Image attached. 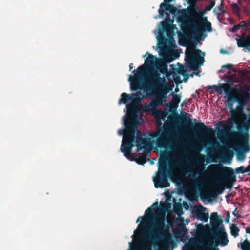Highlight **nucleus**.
<instances>
[{
	"mask_svg": "<svg viewBox=\"0 0 250 250\" xmlns=\"http://www.w3.org/2000/svg\"><path fill=\"white\" fill-rule=\"evenodd\" d=\"M237 123V131H227V135L229 141L224 146V150L226 154L219 155H206L198 153L197 155H179L176 156H234V151L236 156H245L250 151V136L249 134L250 128V114L246 120ZM171 132L169 128H164L158 132L151 135L152 138H157L156 146L160 149L165 150L161 151L159 156H175L169 154V150L174 149V146L170 140Z\"/></svg>",
	"mask_w": 250,
	"mask_h": 250,
	"instance_id": "1",
	"label": "nucleus"
},
{
	"mask_svg": "<svg viewBox=\"0 0 250 250\" xmlns=\"http://www.w3.org/2000/svg\"><path fill=\"white\" fill-rule=\"evenodd\" d=\"M233 157H159L158 169L153 178L155 187L165 188L170 186L168 178L173 176L176 169H182L185 166V160H194L195 166L203 167V161H231Z\"/></svg>",
	"mask_w": 250,
	"mask_h": 250,
	"instance_id": "2",
	"label": "nucleus"
},
{
	"mask_svg": "<svg viewBox=\"0 0 250 250\" xmlns=\"http://www.w3.org/2000/svg\"><path fill=\"white\" fill-rule=\"evenodd\" d=\"M158 202L153 203L146 210L145 217L140 216L136 221V223H138L140 219H142L138 227L141 231L145 232L143 235V238L144 240L150 241L154 244L161 240L163 237L162 231L165 227L164 217L155 215L153 213V211L158 208Z\"/></svg>",
	"mask_w": 250,
	"mask_h": 250,
	"instance_id": "3",
	"label": "nucleus"
},
{
	"mask_svg": "<svg viewBox=\"0 0 250 250\" xmlns=\"http://www.w3.org/2000/svg\"><path fill=\"white\" fill-rule=\"evenodd\" d=\"M126 107L127 113L130 117L124 120L126 132L123 136L120 149L125 156H134L131 154V151L134 146L133 142L135 139L136 129L140 122L136 116L135 107L133 105L127 104Z\"/></svg>",
	"mask_w": 250,
	"mask_h": 250,
	"instance_id": "4",
	"label": "nucleus"
},
{
	"mask_svg": "<svg viewBox=\"0 0 250 250\" xmlns=\"http://www.w3.org/2000/svg\"><path fill=\"white\" fill-rule=\"evenodd\" d=\"M214 173L216 184L213 187V190L207 194L208 198H215L221 194L225 188L231 189L236 181V175L231 167L220 165L215 166Z\"/></svg>",
	"mask_w": 250,
	"mask_h": 250,
	"instance_id": "5",
	"label": "nucleus"
},
{
	"mask_svg": "<svg viewBox=\"0 0 250 250\" xmlns=\"http://www.w3.org/2000/svg\"><path fill=\"white\" fill-rule=\"evenodd\" d=\"M147 54L148 56L145 60V64L137 68L136 73L134 75L129 76V80L131 83V88L133 90L141 89L139 87V79L143 76L147 68L152 67L157 60L156 56H153L148 52H146L145 55H143V57H145Z\"/></svg>",
	"mask_w": 250,
	"mask_h": 250,
	"instance_id": "6",
	"label": "nucleus"
},
{
	"mask_svg": "<svg viewBox=\"0 0 250 250\" xmlns=\"http://www.w3.org/2000/svg\"><path fill=\"white\" fill-rule=\"evenodd\" d=\"M188 14L189 18L194 21H199L202 24L203 28L197 22L194 21L193 24L194 27L202 33L205 29L208 32L212 31L211 24L210 22L208 21L207 18L204 17L205 12H202L199 10L196 5L192 6L188 10Z\"/></svg>",
	"mask_w": 250,
	"mask_h": 250,
	"instance_id": "7",
	"label": "nucleus"
},
{
	"mask_svg": "<svg viewBox=\"0 0 250 250\" xmlns=\"http://www.w3.org/2000/svg\"><path fill=\"white\" fill-rule=\"evenodd\" d=\"M202 54L204 55V53L198 49H196L192 47L186 51L185 61L188 66L192 70H196L198 67L203 64L204 58L201 56Z\"/></svg>",
	"mask_w": 250,
	"mask_h": 250,
	"instance_id": "8",
	"label": "nucleus"
},
{
	"mask_svg": "<svg viewBox=\"0 0 250 250\" xmlns=\"http://www.w3.org/2000/svg\"><path fill=\"white\" fill-rule=\"evenodd\" d=\"M212 236L214 242L208 241V243L204 245V248L209 250H219L216 247L218 245L225 246L229 242L227 234L223 227L212 230Z\"/></svg>",
	"mask_w": 250,
	"mask_h": 250,
	"instance_id": "9",
	"label": "nucleus"
},
{
	"mask_svg": "<svg viewBox=\"0 0 250 250\" xmlns=\"http://www.w3.org/2000/svg\"><path fill=\"white\" fill-rule=\"evenodd\" d=\"M166 83V78L161 77L160 74L157 71H154L150 76L149 80L146 83L145 89L153 93L158 92L162 90L164 84Z\"/></svg>",
	"mask_w": 250,
	"mask_h": 250,
	"instance_id": "10",
	"label": "nucleus"
},
{
	"mask_svg": "<svg viewBox=\"0 0 250 250\" xmlns=\"http://www.w3.org/2000/svg\"><path fill=\"white\" fill-rule=\"evenodd\" d=\"M183 124L189 128L192 129L195 132L200 133L203 136H207L213 132V130L206 126L202 122L195 123L194 125L191 120L185 116L182 117Z\"/></svg>",
	"mask_w": 250,
	"mask_h": 250,
	"instance_id": "11",
	"label": "nucleus"
},
{
	"mask_svg": "<svg viewBox=\"0 0 250 250\" xmlns=\"http://www.w3.org/2000/svg\"><path fill=\"white\" fill-rule=\"evenodd\" d=\"M167 94L163 90L153 93V95H154V97H153L149 104V106H152L153 108H155L159 106H164L167 108L168 104H165L167 100Z\"/></svg>",
	"mask_w": 250,
	"mask_h": 250,
	"instance_id": "12",
	"label": "nucleus"
},
{
	"mask_svg": "<svg viewBox=\"0 0 250 250\" xmlns=\"http://www.w3.org/2000/svg\"><path fill=\"white\" fill-rule=\"evenodd\" d=\"M249 88L247 87L246 90L242 88H235L233 92L236 94V96L233 97V100L237 102L239 104L237 107H239L244 109L245 105V102L243 100V99L246 97V94L248 92Z\"/></svg>",
	"mask_w": 250,
	"mask_h": 250,
	"instance_id": "13",
	"label": "nucleus"
},
{
	"mask_svg": "<svg viewBox=\"0 0 250 250\" xmlns=\"http://www.w3.org/2000/svg\"><path fill=\"white\" fill-rule=\"evenodd\" d=\"M135 134H136V137H135L136 146L138 150L145 148L149 146V142L148 139L144 138V134L140 131L136 129Z\"/></svg>",
	"mask_w": 250,
	"mask_h": 250,
	"instance_id": "14",
	"label": "nucleus"
},
{
	"mask_svg": "<svg viewBox=\"0 0 250 250\" xmlns=\"http://www.w3.org/2000/svg\"><path fill=\"white\" fill-rule=\"evenodd\" d=\"M206 208L200 205L193 208L192 213L194 215L196 216V218L202 222H207L208 221V213L206 214L204 212Z\"/></svg>",
	"mask_w": 250,
	"mask_h": 250,
	"instance_id": "15",
	"label": "nucleus"
},
{
	"mask_svg": "<svg viewBox=\"0 0 250 250\" xmlns=\"http://www.w3.org/2000/svg\"><path fill=\"white\" fill-rule=\"evenodd\" d=\"M232 122L237 123V120L239 121H244L246 120L247 118L248 117L244 112V109L240 108L239 107L236 108L235 109H232L230 111Z\"/></svg>",
	"mask_w": 250,
	"mask_h": 250,
	"instance_id": "16",
	"label": "nucleus"
},
{
	"mask_svg": "<svg viewBox=\"0 0 250 250\" xmlns=\"http://www.w3.org/2000/svg\"><path fill=\"white\" fill-rule=\"evenodd\" d=\"M210 88H214L215 91L219 94H221L222 92L224 91L228 95H229L231 92H233L235 89L232 88L228 84H222L220 85H214L210 87Z\"/></svg>",
	"mask_w": 250,
	"mask_h": 250,
	"instance_id": "17",
	"label": "nucleus"
},
{
	"mask_svg": "<svg viewBox=\"0 0 250 250\" xmlns=\"http://www.w3.org/2000/svg\"><path fill=\"white\" fill-rule=\"evenodd\" d=\"M171 95L172 96V98L168 107L169 108L170 111L175 112L178 107L179 104L180 102L181 96L178 94H174L173 92H172Z\"/></svg>",
	"mask_w": 250,
	"mask_h": 250,
	"instance_id": "18",
	"label": "nucleus"
},
{
	"mask_svg": "<svg viewBox=\"0 0 250 250\" xmlns=\"http://www.w3.org/2000/svg\"><path fill=\"white\" fill-rule=\"evenodd\" d=\"M210 223L212 226V230L223 227L222 225V220L219 217L217 212H213L211 214Z\"/></svg>",
	"mask_w": 250,
	"mask_h": 250,
	"instance_id": "19",
	"label": "nucleus"
},
{
	"mask_svg": "<svg viewBox=\"0 0 250 250\" xmlns=\"http://www.w3.org/2000/svg\"><path fill=\"white\" fill-rule=\"evenodd\" d=\"M237 45L239 47H250V36L243 35L240 39H237Z\"/></svg>",
	"mask_w": 250,
	"mask_h": 250,
	"instance_id": "20",
	"label": "nucleus"
},
{
	"mask_svg": "<svg viewBox=\"0 0 250 250\" xmlns=\"http://www.w3.org/2000/svg\"><path fill=\"white\" fill-rule=\"evenodd\" d=\"M144 110L146 112H151L153 115L159 118H162L164 115L163 111L158 110L157 108H154L152 106H149V104L145 105Z\"/></svg>",
	"mask_w": 250,
	"mask_h": 250,
	"instance_id": "21",
	"label": "nucleus"
},
{
	"mask_svg": "<svg viewBox=\"0 0 250 250\" xmlns=\"http://www.w3.org/2000/svg\"><path fill=\"white\" fill-rule=\"evenodd\" d=\"M233 171L235 175V174H238L240 173H247V175L250 176V168L249 165L247 167L241 166L239 167L235 168L234 170L233 169Z\"/></svg>",
	"mask_w": 250,
	"mask_h": 250,
	"instance_id": "22",
	"label": "nucleus"
},
{
	"mask_svg": "<svg viewBox=\"0 0 250 250\" xmlns=\"http://www.w3.org/2000/svg\"><path fill=\"white\" fill-rule=\"evenodd\" d=\"M130 161H135L138 164L144 165L147 161L149 160V157H127Z\"/></svg>",
	"mask_w": 250,
	"mask_h": 250,
	"instance_id": "23",
	"label": "nucleus"
},
{
	"mask_svg": "<svg viewBox=\"0 0 250 250\" xmlns=\"http://www.w3.org/2000/svg\"><path fill=\"white\" fill-rule=\"evenodd\" d=\"M136 100L132 98L130 95L125 93H123L121 94V98L119 100V103L121 104H126L128 101H131L134 102Z\"/></svg>",
	"mask_w": 250,
	"mask_h": 250,
	"instance_id": "24",
	"label": "nucleus"
},
{
	"mask_svg": "<svg viewBox=\"0 0 250 250\" xmlns=\"http://www.w3.org/2000/svg\"><path fill=\"white\" fill-rule=\"evenodd\" d=\"M236 96V94L233 92H231L228 95V98L226 100V104L228 107L231 111L233 109V97Z\"/></svg>",
	"mask_w": 250,
	"mask_h": 250,
	"instance_id": "25",
	"label": "nucleus"
},
{
	"mask_svg": "<svg viewBox=\"0 0 250 250\" xmlns=\"http://www.w3.org/2000/svg\"><path fill=\"white\" fill-rule=\"evenodd\" d=\"M173 0H164V2L160 4L158 10V12L160 17H162L164 15V9L163 8V6H166L167 4H170V3Z\"/></svg>",
	"mask_w": 250,
	"mask_h": 250,
	"instance_id": "26",
	"label": "nucleus"
},
{
	"mask_svg": "<svg viewBox=\"0 0 250 250\" xmlns=\"http://www.w3.org/2000/svg\"><path fill=\"white\" fill-rule=\"evenodd\" d=\"M231 234L234 237H236L239 235V229L235 224H232L230 227Z\"/></svg>",
	"mask_w": 250,
	"mask_h": 250,
	"instance_id": "27",
	"label": "nucleus"
},
{
	"mask_svg": "<svg viewBox=\"0 0 250 250\" xmlns=\"http://www.w3.org/2000/svg\"><path fill=\"white\" fill-rule=\"evenodd\" d=\"M163 8L164 9V11L165 10L168 11L170 13L172 14H174L177 10L175 6L170 4H167L166 6H163Z\"/></svg>",
	"mask_w": 250,
	"mask_h": 250,
	"instance_id": "28",
	"label": "nucleus"
},
{
	"mask_svg": "<svg viewBox=\"0 0 250 250\" xmlns=\"http://www.w3.org/2000/svg\"><path fill=\"white\" fill-rule=\"evenodd\" d=\"M213 12L218 16L224 14L225 12V10L224 9L223 2H221V4L218 7H216L214 9Z\"/></svg>",
	"mask_w": 250,
	"mask_h": 250,
	"instance_id": "29",
	"label": "nucleus"
},
{
	"mask_svg": "<svg viewBox=\"0 0 250 250\" xmlns=\"http://www.w3.org/2000/svg\"><path fill=\"white\" fill-rule=\"evenodd\" d=\"M173 85L170 84L167 82L166 80V83L164 84V86L162 90L166 92V93H168L170 91L172 90Z\"/></svg>",
	"mask_w": 250,
	"mask_h": 250,
	"instance_id": "30",
	"label": "nucleus"
},
{
	"mask_svg": "<svg viewBox=\"0 0 250 250\" xmlns=\"http://www.w3.org/2000/svg\"><path fill=\"white\" fill-rule=\"evenodd\" d=\"M241 246L242 250H250V242L247 239L241 244Z\"/></svg>",
	"mask_w": 250,
	"mask_h": 250,
	"instance_id": "31",
	"label": "nucleus"
},
{
	"mask_svg": "<svg viewBox=\"0 0 250 250\" xmlns=\"http://www.w3.org/2000/svg\"><path fill=\"white\" fill-rule=\"evenodd\" d=\"M161 24L163 29L165 30L167 33L168 30L170 29V25L168 23L165 21H162Z\"/></svg>",
	"mask_w": 250,
	"mask_h": 250,
	"instance_id": "32",
	"label": "nucleus"
},
{
	"mask_svg": "<svg viewBox=\"0 0 250 250\" xmlns=\"http://www.w3.org/2000/svg\"><path fill=\"white\" fill-rule=\"evenodd\" d=\"M177 72L179 74L185 76L187 75V70L185 69L184 67L182 65L180 66L177 70Z\"/></svg>",
	"mask_w": 250,
	"mask_h": 250,
	"instance_id": "33",
	"label": "nucleus"
},
{
	"mask_svg": "<svg viewBox=\"0 0 250 250\" xmlns=\"http://www.w3.org/2000/svg\"><path fill=\"white\" fill-rule=\"evenodd\" d=\"M231 8L234 13H238L240 11V8L238 5L236 3H233L231 4Z\"/></svg>",
	"mask_w": 250,
	"mask_h": 250,
	"instance_id": "34",
	"label": "nucleus"
},
{
	"mask_svg": "<svg viewBox=\"0 0 250 250\" xmlns=\"http://www.w3.org/2000/svg\"><path fill=\"white\" fill-rule=\"evenodd\" d=\"M239 26L237 25H235L233 26L232 28L229 29V31L230 32L235 33L237 32L239 29Z\"/></svg>",
	"mask_w": 250,
	"mask_h": 250,
	"instance_id": "35",
	"label": "nucleus"
},
{
	"mask_svg": "<svg viewBox=\"0 0 250 250\" xmlns=\"http://www.w3.org/2000/svg\"><path fill=\"white\" fill-rule=\"evenodd\" d=\"M160 72L162 73H165L167 71V66L166 65L162 66L160 68Z\"/></svg>",
	"mask_w": 250,
	"mask_h": 250,
	"instance_id": "36",
	"label": "nucleus"
},
{
	"mask_svg": "<svg viewBox=\"0 0 250 250\" xmlns=\"http://www.w3.org/2000/svg\"><path fill=\"white\" fill-rule=\"evenodd\" d=\"M237 25L239 26V28L241 27H247L246 22L245 21H241L240 23Z\"/></svg>",
	"mask_w": 250,
	"mask_h": 250,
	"instance_id": "37",
	"label": "nucleus"
},
{
	"mask_svg": "<svg viewBox=\"0 0 250 250\" xmlns=\"http://www.w3.org/2000/svg\"><path fill=\"white\" fill-rule=\"evenodd\" d=\"M173 80L176 83H180L182 82L180 76H173Z\"/></svg>",
	"mask_w": 250,
	"mask_h": 250,
	"instance_id": "38",
	"label": "nucleus"
},
{
	"mask_svg": "<svg viewBox=\"0 0 250 250\" xmlns=\"http://www.w3.org/2000/svg\"><path fill=\"white\" fill-rule=\"evenodd\" d=\"M125 128H126L125 127ZM125 132H126V129L125 130H124V129H121L119 130L118 131V133L120 135H123V136L125 135Z\"/></svg>",
	"mask_w": 250,
	"mask_h": 250,
	"instance_id": "39",
	"label": "nucleus"
},
{
	"mask_svg": "<svg viewBox=\"0 0 250 250\" xmlns=\"http://www.w3.org/2000/svg\"><path fill=\"white\" fill-rule=\"evenodd\" d=\"M211 9H212V7H211V6L209 5H208L206 6V7L204 9V11L203 12H205V13L207 11H210Z\"/></svg>",
	"mask_w": 250,
	"mask_h": 250,
	"instance_id": "40",
	"label": "nucleus"
},
{
	"mask_svg": "<svg viewBox=\"0 0 250 250\" xmlns=\"http://www.w3.org/2000/svg\"><path fill=\"white\" fill-rule=\"evenodd\" d=\"M158 39L160 41V40H162V41H166V39L165 38V37L163 35V34H161L158 37Z\"/></svg>",
	"mask_w": 250,
	"mask_h": 250,
	"instance_id": "41",
	"label": "nucleus"
},
{
	"mask_svg": "<svg viewBox=\"0 0 250 250\" xmlns=\"http://www.w3.org/2000/svg\"><path fill=\"white\" fill-rule=\"evenodd\" d=\"M232 66H233L231 64H228L223 66L222 68H225L226 69H231L232 68Z\"/></svg>",
	"mask_w": 250,
	"mask_h": 250,
	"instance_id": "42",
	"label": "nucleus"
},
{
	"mask_svg": "<svg viewBox=\"0 0 250 250\" xmlns=\"http://www.w3.org/2000/svg\"><path fill=\"white\" fill-rule=\"evenodd\" d=\"M217 126L223 128H225L226 127V125L225 124L222 123L221 122L218 123Z\"/></svg>",
	"mask_w": 250,
	"mask_h": 250,
	"instance_id": "43",
	"label": "nucleus"
},
{
	"mask_svg": "<svg viewBox=\"0 0 250 250\" xmlns=\"http://www.w3.org/2000/svg\"><path fill=\"white\" fill-rule=\"evenodd\" d=\"M229 219H230V214H229V213H228L225 219V222L228 223L229 221Z\"/></svg>",
	"mask_w": 250,
	"mask_h": 250,
	"instance_id": "44",
	"label": "nucleus"
},
{
	"mask_svg": "<svg viewBox=\"0 0 250 250\" xmlns=\"http://www.w3.org/2000/svg\"><path fill=\"white\" fill-rule=\"evenodd\" d=\"M154 161H157V159L155 157H154V158L152 160H150L149 159V160L147 162H149V163L150 165H153L154 164Z\"/></svg>",
	"mask_w": 250,
	"mask_h": 250,
	"instance_id": "45",
	"label": "nucleus"
},
{
	"mask_svg": "<svg viewBox=\"0 0 250 250\" xmlns=\"http://www.w3.org/2000/svg\"><path fill=\"white\" fill-rule=\"evenodd\" d=\"M215 4V2L214 0H210L209 5L211 6V7H212V8L214 6Z\"/></svg>",
	"mask_w": 250,
	"mask_h": 250,
	"instance_id": "46",
	"label": "nucleus"
},
{
	"mask_svg": "<svg viewBox=\"0 0 250 250\" xmlns=\"http://www.w3.org/2000/svg\"><path fill=\"white\" fill-rule=\"evenodd\" d=\"M184 81L185 82H186L188 81V80L189 78V75L187 73V75H186L185 76H184Z\"/></svg>",
	"mask_w": 250,
	"mask_h": 250,
	"instance_id": "47",
	"label": "nucleus"
},
{
	"mask_svg": "<svg viewBox=\"0 0 250 250\" xmlns=\"http://www.w3.org/2000/svg\"><path fill=\"white\" fill-rule=\"evenodd\" d=\"M246 232L247 233L250 234V227L248 226L246 228Z\"/></svg>",
	"mask_w": 250,
	"mask_h": 250,
	"instance_id": "48",
	"label": "nucleus"
},
{
	"mask_svg": "<svg viewBox=\"0 0 250 250\" xmlns=\"http://www.w3.org/2000/svg\"><path fill=\"white\" fill-rule=\"evenodd\" d=\"M245 158L246 157H237V160L240 161H243Z\"/></svg>",
	"mask_w": 250,
	"mask_h": 250,
	"instance_id": "49",
	"label": "nucleus"
},
{
	"mask_svg": "<svg viewBox=\"0 0 250 250\" xmlns=\"http://www.w3.org/2000/svg\"><path fill=\"white\" fill-rule=\"evenodd\" d=\"M139 95H142V94L141 93H136V94H133L132 95L133 96H135V97H137Z\"/></svg>",
	"mask_w": 250,
	"mask_h": 250,
	"instance_id": "50",
	"label": "nucleus"
},
{
	"mask_svg": "<svg viewBox=\"0 0 250 250\" xmlns=\"http://www.w3.org/2000/svg\"><path fill=\"white\" fill-rule=\"evenodd\" d=\"M220 53H223V54H225L227 53V51L226 50H224V49H221L220 51Z\"/></svg>",
	"mask_w": 250,
	"mask_h": 250,
	"instance_id": "51",
	"label": "nucleus"
},
{
	"mask_svg": "<svg viewBox=\"0 0 250 250\" xmlns=\"http://www.w3.org/2000/svg\"><path fill=\"white\" fill-rule=\"evenodd\" d=\"M133 69V64L131 63L129 65V70H131Z\"/></svg>",
	"mask_w": 250,
	"mask_h": 250,
	"instance_id": "52",
	"label": "nucleus"
},
{
	"mask_svg": "<svg viewBox=\"0 0 250 250\" xmlns=\"http://www.w3.org/2000/svg\"><path fill=\"white\" fill-rule=\"evenodd\" d=\"M137 156H142V157H144V156H147L146 155H141L140 154H138Z\"/></svg>",
	"mask_w": 250,
	"mask_h": 250,
	"instance_id": "53",
	"label": "nucleus"
},
{
	"mask_svg": "<svg viewBox=\"0 0 250 250\" xmlns=\"http://www.w3.org/2000/svg\"><path fill=\"white\" fill-rule=\"evenodd\" d=\"M232 214H233V215H234V216H236V213H235V210L233 212V213H232Z\"/></svg>",
	"mask_w": 250,
	"mask_h": 250,
	"instance_id": "54",
	"label": "nucleus"
},
{
	"mask_svg": "<svg viewBox=\"0 0 250 250\" xmlns=\"http://www.w3.org/2000/svg\"><path fill=\"white\" fill-rule=\"evenodd\" d=\"M178 88H176L175 89V92H178Z\"/></svg>",
	"mask_w": 250,
	"mask_h": 250,
	"instance_id": "55",
	"label": "nucleus"
},
{
	"mask_svg": "<svg viewBox=\"0 0 250 250\" xmlns=\"http://www.w3.org/2000/svg\"><path fill=\"white\" fill-rule=\"evenodd\" d=\"M216 146H218V143H216Z\"/></svg>",
	"mask_w": 250,
	"mask_h": 250,
	"instance_id": "56",
	"label": "nucleus"
}]
</instances>
